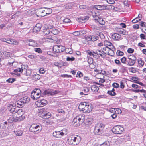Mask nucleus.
I'll list each match as a JSON object with an SVG mask.
<instances>
[{
	"mask_svg": "<svg viewBox=\"0 0 146 146\" xmlns=\"http://www.w3.org/2000/svg\"><path fill=\"white\" fill-rule=\"evenodd\" d=\"M81 141V138L78 136L75 135L70 136L68 140V142L70 145H76L78 144Z\"/></svg>",
	"mask_w": 146,
	"mask_h": 146,
	"instance_id": "1",
	"label": "nucleus"
},
{
	"mask_svg": "<svg viewBox=\"0 0 146 146\" xmlns=\"http://www.w3.org/2000/svg\"><path fill=\"white\" fill-rule=\"evenodd\" d=\"M105 125L103 123H98L96 124L94 129V132L95 134L100 135L103 133V130Z\"/></svg>",
	"mask_w": 146,
	"mask_h": 146,
	"instance_id": "2",
	"label": "nucleus"
},
{
	"mask_svg": "<svg viewBox=\"0 0 146 146\" xmlns=\"http://www.w3.org/2000/svg\"><path fill=\"white\" fill-rule=\"evenodd\" d=\"M29 131L35 133H38L41 132L42 129V127L40 124L38 125L33 124L30 127Z\"/></svg>",
	"mask_w": 146,
	"mask_h": 146,
	"instance_id": "3",
	"label": "nucleus"
},
{
	"mask_svg": "<svg viewBox=\"0 0 146 146\" xmlns=\"http://www.w3.org/2000/svg\"><path fill=\"white\" fill-rule=\"evenodd\" d=\"M41 91L39 88H35L32 92L31 96L33 100H37L41 96Z\"/></svg>",
	"mask_w": 146,
	"mask_h": 146,
	"instance_id": "4",
	"label": "nucleus"
},
{
	"mask_svg": "<svg viewBox=\"0 0 146 146\" xmlns=\"http://www.w3.org/2000/svg\"><path fill=\"white\" fill-rule=\"evenodd\" d=\"M137 58L133 54H130L128 56L127 60V64L129 66H133L135 64Z\"/></svg>",
	"mask_w": 146,
	"mask_h": 146,
	"instance_id": "5",
	"label": "nucleus"
},
{
	"mask_svg": "<svg viewBox=\"0 0 146 146\" xmlns=\"http://www.w3.org/2000/svg\"><path fill=\"white\" fill-rule=\"evenodd\" d=\"M28 68V66L27 65H22L21 66V68H18L17 69H15L14 70V73H11L12 74H15L18 76H20V74L18 72H20L22 73L24 70H27Z\"/></svg>",
	"mask_w": 146,
	"mask_h": 146,
	"instance_id": "6",
	"label": "nucleus"
},
{
	"mask_svg": "<svg viewBox=\"0 0 146 146\" xmlns=\"http://www.w3.org/2000/svg\"><path fill=\"white\" fill-rule=\"evenodd\" d=\"M84 118L83 116H78L74 118L73 119L74 124L77 126L80 125L84 122Z\"/></svg>",
	"mask_w": 146,
	"mask_h": 146,
	"instance_id": "7",
	"label": "nucleus"
},
{
	"mask_svg": "<svg viewBox=\"0 0 146 146\" xmlns=\"http://www.w3.org/2000/svg\"><path fill=\"white\" fill-rule=\"evenodd\" d=\"M123 130V128L119 125L115 126L112 129L113 132L115 134H121L122 133Z\"/></svg>",
	"mask_w": 146,
	"mask_h": 146,
	"instance_id": "8",
	"label": "nucleus"
},
{
	"mask_svg": "<svg viewBox=\"0 0 146 146\" xmlns=\"http://www.w3.org/2000/svg\"><path fill=\"white\" fill-rule=\"evenodd\" d=\"M40 115L42 118L44 119L49 118L51 116V113L45 110H42L39 112Z\"/></svg>",
	"mask_w": 146,
	"mask_h": 146,
	"instance_id": "9",
	"label": "nucleus"
},
{
	"mask_svg": "<svg viewBox=\"0 0 146 146\" xmlns=\"http://www.w3.org/2000/svg\"><path fill=\"white\" fill-rule=\"evenodd\" d=\"M65 50V47L63 46L56 45L54 46L53 48L54 52L57 53L62 52Z\"/></svg>",
	"mask_w": 146,
	"mask_h": 146,
	"instance_id": "10",
	"label": "nucleus"
},
{
	"mask_svg": "<svg viewBox=\"0 0 146 146\" xmlns=\"http://www.w3.org/2000/svg\"><path fill=\"white\" fill-rule=\"evenodd\" d=\"M58 93V91L54 90L52 89L46 90L44 92V95H54Z\"/></svg>",
	"mask_w": 146,
	"mask_h": 146,
	"instance_id": "11",
	"label": "nucleus"
},
{
	"mask_svg": "<svg viewBox=\"0 0 146 146\" xmlns=\"http://www.w3.org/2000/svg\"><path fill=\"white\" fill-rule=\"evenodd\" d=\"M64 130H62L59 131H55L53 133V136L56 138H61L64 134ZM65 131V130H64Z\"/></svg>",
	"mask_w": 146,
	"mask_h": 146,
	"instance_id": "12",
	"label": "nucleus"
},
{
	"mask_svg": "<svg viewBox=\"0 0 146 146\" xmlns=\"http://www.w3.org/2000/svg\"><path fill=\"white\" fill-rule=\"evenodd\" d=\"M115 49L113 45H112V47L110 48L108 51L105 52V54H108L111 56H114L115 53L114 51H115Z\"/></svg>",
	"mask_w": 146,
	"mask_h": 146,
	"instance_id": "13",
	"label": "nucleus"
},
{
	"mask_svg": "<svg viewBox=\"0 0 146 146\" xmlns=\"http://www.w3.org/2000/svg\"><path fill=\"white\" fill-rule=\"evenodd\" d=\"M91 104L90 103H87L85 108L82 111L84 113H89L92 111V107H91Z\"/></svg>",
	"mask_w": 146,
	"mask_h": 146,
	"instance_id": "14",
	"label": "nucleus"
},
{
	"mask_svg": "<svg viewBox=\"0 0 146 146\" xmlns=\"http://www.w3.org/2000/svg\"><path fill=\"white\" fill-rule=\"evenodd\" d=\"M94 7L95 9L99 10L108 9V6L106 5H94Z\"/></svg>",
	"mask_w": 146,
	"mask_h": 146,
	"instance_id": "15",
	"label": "nucleus"
},
{
	"mask_svg": "<svg viewBox=\"0 0 146 146\" xmlns=\"http://www.w3.org/2000/svg\"><path fill=\"white\" fill-rule=\"evenodd\" d=\"M26 42L28 43V45L29 46L33 47H37L38 46V44L36 42L31 39L27 40L26 41Z\"/></svg>",
	"mask_w": 146,
	"mask_h": 146,
	"instance_id": "16",
	"label": "nucleus"
},
{
	"mask_svg": "<svg viewBox=\"0 0 146 146\" xmlns=\"http://www.w3.org/2000/svg\"><path fill=\"white\" fill-rule=\"evenodd\" d=\"M41 27L42 25L40 23L37 24L33 29V32L34 33L39 32L40 30Z\"/></svg>",
	"mask_w": 146,
	"mask_h": 146,
	"instance_id": "17",
	"label": "nucleus"
},
{
	"mask_svg": "<svg viewBox=\"0 0 146 146\" xmlns=\"http://www.w3.org/2000/svg\"><path fill=\"white\" fill-rule=\"evenodd\" d=\"M44 11L42 8H41L37 10L36 11L37 15L39 17H43L45 16V13H44Z\"/></svg>",
	"mask_w": 146,
	"mask_h": 146,
	"instance_id": "18",
	"label": "nucleus"
},
{
	"mask_svg": "<svg viewBox=\"0 0 146 146\" xmlns=\"http://www.w3.org/2000/svg\"><path fill=\"white\" fill-rule=\"evenodd\" d=\"M89 18L88 16L80 17L78 18L77 21L83 23L88 20Z\"/></svg>",
	"mask_w": 146,
	"mask_h": 146,
	"instance_id": "19",
	"label": "nucleus"
},
{
	"mask_svg": "<svg viewBox=\"0 0 146 146\" xmlns=\"http://www.w3.org/2000/svg\"><path fill=\"white\" fill-rule=\"evenodd\" d=\"M8 110L11 113H13L14 115L15 116L14 113L16 110L15 106L10 104H8Z\"/></svg>",
	"mask_w": 146,
	"mask_h": 146,
	"instance_id": "20",
	"label": "nucleus"
},
{
	"mask_svg": "<svg viewBox=\"0 0 146 146\" xmlns=\"http://www.w3.org/2000/svg\"><path fill=\"white\" fill-rule=\"evenodd\" d=\"M111 37L113 40H118L121 39V36L120 35L117 33H115L112 35Z\"/></svg>",
	"mask_w": 146,
	"mask_h": 146,
	"instance_id": "21",
	"label": "nucleus"
},
{
	"mask_svg": "<svg viewBox=\"0 0 146 146\" xmlns=\"http://www.w3.org/2000/svg\"><path fill=\"white\" fill-rule=\"evenodd\" d=\"M93 53L96 54L98 55H100L103 58L105 57L106 56L105 53H103L101 50H97L95 51H93Z\"/></svg>",
	"mask_w": 146,
	"mask_h": 146,
	"instance_id": "22",
	"label": "nucleus"
},
{
	"mask_svg": "<svg viewBox=\"0 0 146 146\" xmlns=\"http://www.w3.org/2000/svg\"><path fill=\"white\" fill-rule=\"evenodd\" d=\"M87 103L86 102H83L81 103L78 106V108L80 111L83 110L85 108Z\"/></svg>",
	"mask_w": 146,
	"mask_h": 146,
	"instance_id": "23",
	"label": "nucleus"
},
{
	"mask_svg": "<svg viewBox=\"0 0 146 146\" xmlns=\"http://www.w3.org/2000/svg\"><path fill=\"white\" fill-rule=\"evenodd\" d=\"M24 113V111L21 109H19L18 110H16L15 112L14 115H23Z\"/></svg>",
	"mask_w": 146,
	"mask_h": 146,
	"instance_id": "24",
	"label": "nucleus"
},
{
	"mask_svg": "<svg viewBox=\"0 0 146 146\" xmlns=\"http://www.w3.org/2000/svg\"><path fill=\"white\" fill-rule=\"evenodd\" d=\"M24 104L23 102V101L20 99L16 102L15 105L17 106V107L20 108L23 107Z\"/></svg>",
	"mask_w": 146,
	"mask_h": 146,
	"instance_id": "25",
	"label": "nucleus"
},
{
	"mask_svg": "<svg viewBox=\"0 0 146 146\" xmlns=\"http://www.w3.org/2000/svg\"><path fill=\"white\" fill-rule=\"evenodd\" d=\"M16 119H15V121H21L24 120L25 118V116L23 115H16Z\"/></svg>",
	"mask_w": 146,
	"mask_h": 146,
	"instance_id": "26",
	"label": "nucleus"
},
{
	"mask_svg": "<svg viewBox=\"0 0 146 146\" xmlns=\"http://www.w3.org/2000/svg\"><path fill=\"white\" fill-rule=\"evenodd\" d=\"M44 11V13H45V16L49 15L51 14L52 12V10L50 8H45Z\"/></svg>",
	"mask_w": 146,
	"mask_h": 146,
	"instance_id": "27",
	"label": "nucleus"
},
{
	"mask_svg": "<svg viewBox=\"0 0 146 146\" xmlns=\"http://www.w3.org/2000/svg\"><path fill=\"white\" fill-rule=\"evenodd\" d=\"M118 31L119 33L122 34L123 35H128V31H126L125 30L121 28L119 29Z\"/></svg>",
	"mask_w": 146,
	"mask_h": 146,
	"instance_id": "28",
	"label": "nucleus"
},
{
	"mask_svg": "<svg viewBox=\"0 0 146 146\" xmlns=\"http://www.w3.org/2000/svg\"><path fill=\"white\" fill-rule=\"evenodd\" d=\"M20 99L23 101V102L24 104L28 103L30 101V98L27 96H25Z\"/></svg>",
	"mask_w": 146,
	"mask_h": 146,
	"instance_id": "29",
	"label": "nucleus"
},
{
	"mask_svg": "<svg viewBox=\"0 0 146 146\" xmlns=\"http://www.w3.org/2000/svg\"><path fill=\"white\" fill-rule=\"evenodd\" d=\"M96 34L101 39H104L105 38V36L103 33L97 31L96 32Z\"/></svg>",
	"mask_w": 146,
	"mask_h": 146,
	"instance_id": "30",
	"label": "nucleus"
},
{
	"mask_svg": "<svg viewBox=\"0 0 146 146\" xmlns=\"http://www.w3.org/2000/svg\"><path fill=\"white\" fill-rule=\"evenodd\" d=\"M60 31L58 29L54 28L51 30V32L54 35H56L59 33Z\"/></svg>",
	"mask_w": 146,
	"mask_h": 146,
	"instance_id": "31",
	"label": "nucleus"
},
{
	"mask_svg": "<svg viewBox=\"0 0 146 146\" xmlns=\"http://www.w3.org/2000/svg\"><path fill=\"white\" fill-rule=\"evenodd\" d=\"M40 78V76L38 74H34L32 76V79L35 81L39 80Z\"/></svg>",
	"mask_w": 146,
	"mask_h": 146,
	"instance_id": "32",
	"label": "nucleus"
},
{
	"mask_svg": "<svg viewBox=\"0 0 146 146\" xmlns=\"http://www.w3.org/2000/svg\"><path fill=\"white\" fill-rule=\"evenodd\" d=\"M141 15L140 14H139L138 15V17L136 18L135 19H133L132 21V22L133 23H135L139 20H141V17H140V16H141Z\"/></svg>",
	"mask_w": 146,
	"mask_h": 146,
	"instance_id": "33",
	"label": "nucleus"
},
{
	"mask_svg": "<svg viewBox=\"0 0 146 146\" xmlns=\"http://www.w3.org/2000/svg\"><path fill=\"white\" fill-rule=\"evenodd\" d=\"M98 21L96 22H98L99 24L102 25H104L105 23V21L103 20V19L100 17H99Z\"/></svg>",
	"mask_w": 146,
	"mask_h": 146,
	"instance_id": "34",
	"label": "nucleus"
},
{
	"mask_svg": "<svg viewBox=\"0 0 146 146\" xmlns=\"http://www.w3.org/2000/svg\"><path fill=\"white\" fill-rule=\"evenodd\" d=\"M129 70L130 72L132 73H135L137 72V68H134L131 67L129 68Z\"/></svg>",
	"mask_w": 146,
	"mask_h": 146,
	"instance_id": "35",
	"label": "nucleus"
},
{
	"mask_svg": "<svg viewBox=\"0 0 146 146\" xmlns=\"http://www.w3.org/2000/svg\"><path fill=\"white\" fill-rule=\"evenodd\" d=\"M66 53L72 54L73 53V51L72 48H65L64 50Z\"/></svg>",
	"mask_w": 146,
	"mask_h": 146,
	"instance_id": "36",
	"label": "nucleus"
},
{
	"mask_svg": "<svg viewBox=\"0 0 146 146\" xmlns=\"http://www.w3.org/2000/svg\"><path fill=\"white\" fill-rule=\"evenodd\" d=\"M47 103V101L45 100H42L40 101V102L39 103H40V107H42L44 106Z\"/></svg>",
	"mask_w": 146,
	"mask_h": 146,
	"instance_id": "37",
	"label": "nucleus"
},
{
	"mask_svg": "<svg viewBox=\"0 0 146 146\" xmlns=\"http://www.w3.org/2000/svg\"><path fill=\"white\" fill-rule=\"evenodd\" d=\"M104 43L105 45L110 46L111 47H112V45H113L111 42L107 40H105Z\"/></svg>",
	"mask_w": 146,
	"mask_h": 146,
	"instance_id": "38",
	"label": "nucleus"
},
{
	"mask_svg": "<svg viewBox=\"0 0 146 146\" xmlns=\"http://www.w3.org/2000/svg\"><path fill=\"white\" fill-rule=\"evenodd\" d=\"M3 54L6 57H7L8 58L9 57H11L12 56V55L13 54H11L10 52H7L6 51H4L3 52Z\"/></svg>",
	"mask_w": 146,
	"mask_h": 146,
	"instance_id": "39",
	"label": "nucleus"
},
{
	"mask_svg": "<svg viewBox=\"0 0 146 146\" xmlns=\"http://www.w3.org/2000/svg\"><path fill=\"white\" fill-rule=\"evenodd\" d=\"M16 135L18 136H21L23 133V131L22 130H19L16 131H14Z\"/></svg>",
	"mask_w": 146,
	"mask_h": 146,
	"instance_id": "40",
	"label": "nucleus"
},
{
	"mask_svg": "<svg viewBox=\"0 0 146 146\" xmlns=\"http://www.w3.org/2000/svg\"><path fill=\"white\" fill-rule=\"evenodd\" d=\"M91 88L92 90L94 92H97L98 90V87L96 85L92 86Z\"/></svg>",
	"mask_w": 146,
	"mask_h": 146,
	"instance_id": "41",
	"label": "nucleus"
},
{
	"mask_svg": "<svg viewBox=\"0 0 146 146\" xmlns=\"http://www.w3.org/2000/svg\"><path fill=\"white\" fill-rule=\"evenodd\" d=\"M110 143L108 141H106L105 142H104L103 143L101 144L100 146H110Z\"/></svg>",
	"mask_w": 146,
	"mask_h": 146,
	"instance_id": "42",
	"label": "nucleus"
},
{
	"mask_svg": "<svg viewBox=\"0 0 146 146\" xmlns=\"http://www.w3.org/2000/svg\"><path fill=\"white\" fill-rule=\"evenodd\" d=\"M91 38L92 41H95L98 39L99 37L96 36H91Z\"/></svg>",
	"mask_w": 146,
	"mask_h": 146,
	"instance_id": "43",
	"label": "nucleus"
},
{
	"mask_svg": "<svg viewBox=\"0 0 146 146\" xmlns=\"http://www.w3.org/2000/svg\"><path fill=\"white\" fill-rule=\"evenodd\" d=\"M71 20L70 19H69L67 18H66L64 19L62 21V22L61 23H70V22Z\"/></svg>",
	"mask_w": 146,
	"mask_h": 146,
	"instance_id": "44",
	"label": "nucleus"
},
{
	"mask_svg": "<svg viewBox=\"0 0 146 146\" xmlns=\"http://www.w3.org/2000/svg\"><path fill=\"white\" fill-rule=\"evenodd\" d=\"M52 38V36H51V35H48V36H46L45 37V38L52 40L51 41H49V42H53V40ZM47 41H48V40H47Z\"/></svg>",
	"mask_w": 146,
	"mask_h": 146,
	"instance_id": "45",
	"label": "nucleus"
},
{
	"mask_svg": "<svg viewBox=\"0 0 146 146\" xmlns=\"http://www.w3.org/2000/svg\"><path fill=\"white\" fill-rule=\"evenodd\" d=\"M51 30H49V29H44L43 31V33H44L45 35H49L51 32Z\"/></svg>",
	"mask_w": 146,
	"mask_h": 146,
	"instance_id": "46",
	"label": "nucleus"
},
{
	"mask_svg": "<svg viewBox=\"0 0 146 146\" xmlns=\"http://www.w3.org/2000/svg\"><path fill=\"white\" fill-rule=\"evenodd\" d=\"M92 16L94 19L95 20V21L96 22L97 21H98V19L100 17L96 15V13H95L94 14H93L92 15Z\"/></svg>",
	"mask_w": 146,
	"mask_h": 146,
	"instance_id": "47",
	"label": "nucleus"
},
{
	"mask_svg": "<svg viewBox=\"0 0 146 146\" xmlns=\"http://www.w3.org/2000/svg\"><path fill=\"white\" fill-rule=\"evenodd\" d=\"M15 80V79L14 78H9L6 81L8 83H12Z\"/></svg>",
	"mask_w": 146,
	"mask_h": 146,
	"instance_id": "48",
	"label": "nucleus"
},
{
	"mask_svg": "<svg viewBox=\"0 0 146 146\" xmlns=\"http://www.w3.org/2000/svg\"><path fill=\"white\" fill-rule=\"evenodd\" d=\"M107 93L109 95L111 96H114L116 95V93L115 92H113L111 91H108Z\"/></svg>",
	"mask_w": 146,
	"mask_h": 146,
	"instance_id": "49",
	"label": "nucleus"
},
{
	"mask_svg": "<svg viewBox=\"0 0 146 146\" xmlns=\"http://www.w3.org/2000/svg\"><path fill=\"white\" fill-rule=\"evenodd\" d=\"M116 54L118 56H122L124 55V54L122 51L120 50H117L116 52Z\"/></svg>",
	"mask_w": 146,
	"mask_h": 146,
	"instance_id": "50",
	"label": "nucleus"
},
{
	"mask_svg": "<svg viewBox=\"0 0 146 146\" xmlns=\"http://www.w3.org/2000/svg\"><path fill=\"white\" fill-rule=\"evenodd\" d=\"M34 51L36 52L39 53H41L42 52V50L41 49L39 48H34Z\"/></svg>",
	"mask_w": 146,
	"mask_h": 146,
	"instance_id": "51",
	"label": "nucleus"
},
{
	"mask_svg": "<svg viewBox=\"0 0 146 146\" xmlns=\"http://www.w3.org/2000/svg\"><path fill=\"white\" fill-rule=\"evenodd\" d=\"M26 75L27 76H29L31 74V71L29 69H27L26 70Z\"/></svg>",
	"mask_w": 146,
	"mask_h": 146,
	"instance_id": "52",
	"label": "nucleus"
},
{
	"mask_svg": "<svg viewBox=\"0 0 146 146\" xmlns=\"http://www.w3.org/2000/svg\"><path fill=\"white\" fill-rule=\"evenodd\" d=\"M138 63L140 65L142 66H143L144 64V62L140 58L138 61Z\"/></svg>",
	"mask_w": 146,
	"mask_h": 146,
	"instance_id": "53",
	"label": "nucleus"
},
{
	"mask_svg": "<svg viewBox=\"0 0 146 146\" xmlns=\"http://www.w3.org/2000/svg\"><path fill=\"white\" fill-rule=\"evenodd\" d=\"M72 34L73 35L76 36H78L80 35V33L79 31H76L74 32Z\"/></svg>",
	"mask_w": 146,
	"mask_h": 146,
	"instance_id": "54",
	"label": "nucleus"
},
{
	"mask_svg": "<svg viewBox=\"0 0 146 146\" xmlns=\"http://www.w3.org/2000/svg\"><path fill=\"white\" fill-rule=\"evenodd\" d=\"M13 40L9 38L7 40V43L12 44L13 43Z\"/></svg>",
	"mask_w": 146,
	"mask_h": 146,
	"instance_id": "55",
	"label": "nucleus"
},
{
	"mask_svg": "<svg viewBox=\"0 0 146 146\" xmlns=\"http://www.w3.org/2000/svg\"><path fill=\"white\" fill-rule=\"evenodd\" d=\"M75 59V58L73 57H72L71 58H70L69 57H68L66 58V60L67 61H74Z\"/></svg>",
	"mask_w": 146,
	"mask_h": 146,
	"instance_id": "56",
	"label": "nucleus"
},
{
	"mask_svg": "<svg viewBox=\"0 0 146 146\" xmlns=\"http://www.w3.org/2000/svg\"><path fill=\"white\" fill-rule=\"evenodd\" d=\"M121 60L122 63L123 64H125L126 63V61H127L126 58L125 57H123L121 59Z\"/></svg>",
	"mask_w": 146,
	"mask_h": 146,
	"instance_id": "57",
	"label": "nucleus"
},
{
	"mask_svg": "<svg viewBox=\"0 0 146 146\" xmlns=\"http://www.w3.org/2000/svg\"><path fill=\"white\" fill-rule=\"evenodd\" d=\"M138 78L137 77H134L132 78L131 79L132 80L134 81V82L137 83H138V82L137 81Z\"/></svg>",
	"mask_w": 146,
	"mask_h": 146,
	"instance_id": "58",
	"label": "nucleus"
},
{
	"mask_svg": "<svg viewBox=\"0 0 146 146\" xmlns=\"http://www.w3.org/2000/svg\"><path fill=\"white\" fill-rule=\"evenodd\" d=\"M112 86L114 88H117L119 87V84L117 83H114L112 84Z\"/></svg>",
	"mask_w": 146,
	"mask_h": 146,
	"instance_id": "59",
	"label": "nucleus"
},
{
	"mask_svg": "<svg viewBox=\"0 0 146 146\" xmlns=\"http://www.w3.org/2000/svg\"><path fill=\"white\" fill-rule=\"evenodd\" d=\"M54 65L58 67L61 68L62 67V65L60 64L57 62H55L54 64Z\"/></svg>",
	"mask_w": 146,
	"mask_h": 146,
	"instance_id": "60",
	"label": "nucleus"
},
{
	"mask_svg": "<svg viewBox=\"0 0 146 146\" xmlns=\"http://www.w3.org/2000/svg\"><path fill=\"white\" fill-rule=\"evenodd\" d=\"M115 112L117 111V112L116 113H117L118 114H121L122 112L121 110L119 108H115Z\"/></svg>",
	"mask_w": 146,
	"mask_h": 146,
	"instance_id": "61",
	"label": "nucleus"
},
{
	"mask_svg": "<svg viewBox=\"0 0 146 146\" xmlns=\"http://www.w3.org/2000/svg\"><path fill=\"white\" fill-rule=\"evenodd\" d=\"M127 52L129 53H132L134 51V50L131 48H129L127 50Z\"/></svg>",
	"mask_w": 146,
	"mask_h": 146,
	"instance_id": "62",
	"label": "nucleus"
},
{
	"mask_svg": "<svg viewBox=\"0 0 146 146\" xmlns=\"http://www.w3.org/2000/svg\"><path fill=\"white\" fill-rule=\"evenodd\" d=\"M140 36L141 39H145L146 36L144 34H141L140 35Z\"/></svg>",
	"mask_w": 146,
	"mask_h": 146,
	"instance_id": "63",
	"label": "nucleus"
},
{
	"mask_svg": "<svg viewBox=\"0 0 146 146\" xmlns=\"http://www.w3.org/2000/svg\"><path fill=\"white\" fill-rule=\"evenodd\" d=\"M79 31L81 35H83L86 34V31L84 30H82L80 31Z\"/></svg>",
	"mask_w": 146,
	"mask_h": 146,
	"instance_id": "64",
	"label": "nucleus"
}]
</instances>
